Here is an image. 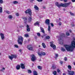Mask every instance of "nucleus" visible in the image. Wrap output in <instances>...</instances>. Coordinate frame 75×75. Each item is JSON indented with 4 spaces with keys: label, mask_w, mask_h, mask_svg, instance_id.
Returning a JSON list of instances; mask_svg holds the SVG:
<instances>
[{
    "label": "nucleus",
    "mask_w": 75,
    "mask_h": 75,
    "mask_svg": "<svg viewBox=\"0 0 75 75\" xmlns=\"http://www.w3.org/2000/svg\"><path fill=\"white\" fill-rule=\"evenodd\" d=\"M63 75H66V74H65V73H64V74H63Z\"/></svg>",
    "instance_id": "57"
},
{
    "label": "nucleus",
    "mask_w": 75,
    "mask_h": 75,
    "mask_svg": "<svg viewBox=\"0 0 75 75\" xmlns=\"http://www.w3.org/2000/svg\"><path fill=\"white\" fill-rule=\"evenodd\" d=\"M16 69L17 70H19L20 69V66L18 64L17 65L16 67Z\"/></svg>",
    "instance_id": "15"
},
{
    "label": "nucleus",
    "mask_w": 75,
    "mask_h": 75,
    "mask_svg": "<svg viewBox=\"0 0 75 75\" xmlns=\"http://www.w3.org/2000/svg\"><path fill=\"white\" fill-rule=\"evenodd\" d=\"M48 25V31H51V27H50V25Z\"/></svg>",
    "instance_id": "23"
},
{
    "label": "nucleus",
    "mask_w": 75,
    "mask_h": 75,
    "mask_svg": "<svg viewBox=\"0 0 75 75\" xmlns=\"http://www.w3.org/2000/svg\"><path fill=\"white\" fill-rule=\"evenodd\" d=\"M24 37H28V35L27 34L25 35Z\"/></svg>",
    "instance_id": "38"
},
{
    "label": "nucleus",
    "mask_w": 75,
    "mask_h": 75,
    "mask_svg": "<svg viewBox=\"0 0 75 75\" xmlns=\"http://www.w3.org/2000/svg\"><path fill=\"white\" fill-rule=\"evenodd\" d=\"M33 74L34 75H38L37 74V72L36 71H34L33 72Z\"/></svg>",
    "instance_id": "21"
},
{
    "label": "nucleus",
    "mask_w": 75,
    "mask_h": 75,
    "mask_svg": "<svg viewBox=\"0 0 75 75\" xmlns=\"http://www.w3.org/2000/svg\"><path fill=\"white\" fill-rule=\"evenodd\" d=\"M38 69H42V67H41L40 66H38Z\"/></svg>",
    "instance_id": "26"
},
{
    "label": "nucleus",
    "mask_w": 75,
    "mask_h": 75,
    "mask_svg": "<svg viewBox=\"0 0 75 75\" xmlns=\"http://www.w3.org/2000/svg\"><path fill=\"white\" fill-rule=\"evenodd\" d=\"M21 66L22 69H24L25 68V67L24 65L23 64H21Z\"/></svg>",
    "instance_id": "19"
},
{
    "label": "nucleus",
    "mask_w": 75,
    "mask_h": 75,
    "mask_svg": "<svg viewBox=\"0 0 75 75\" xmlns=\"http://www.w3.org/2000/svg\"><path fill=\"white\" fill-rule=\"evenodd\" d=\"M0 36L1 39V40H3L4 39V34L1 33L0 34Z\"/></svg>",
    "instance_id": "13"
},
{
    "label": "nucleus",
    "mask_w": 75,
    "mask_h": 75,
    "mask_svg": "<svg viewBox=\"0 0 75 75\" xmlns=\"http://www.w3.org/2000/svg\"><path fill=\"white\" fill-rule=\"evenodd\" d=\"M39 47H40V45L39 46Z\"/></svg>",
    "instance_id": "64"
},
{
    "label": "nucleus",
    "mask_w": 75,
    "mask_h": 75,
    "mask_svg": "<svg viewBox=\"0 0 75 75\" xmlns=\"http://www.w3.org/2000/svg\"><path fill=\"white\" fill-rule=\"evenodd\" d=\"M6 13H7V14H10V12L9 11H6Z\"/></svg>",
    "instance_id": "33"
},
{
    "label": "nucleus",
    "mask_w": 75,
    "mask_h": 75,
    "mask_svg": "<svg viewBox=\"0 0 75 75\" xmlns=\"http://www.w3.org/2000/svg\"><path fill=\"white\" fill-rule=\"evenodd\" d=\"M40 29L41 31V32H42V33H43V34H44V33H45V32L44 31V29L43 28H42V27H40Z\"/></svg>",
    "instance_id": "16"
},
{
    "label": "nucleus",
    "mask_w": 75,
    "mask_h": 75,
    "mask_svg": "<svg viewBox=\"0 0 75 75\" xmlns=\"http://www.w3.org/2000/svg\"><path fill=\"white\" fill-rule=\"evenodd\" d=\"M65 37V34H64V33H62L61 36H60L58 37V40L59 41H60V40H61V37Z\"/></svg>",
    "instance_id": "11"
},
{
    "label": "nucleus",
    "mask_w": 75,
    "mask_h": 75,
    "mask_svg": "<svg viewBox=\"0 0 75 75\" xmlns=\"http://www.w3.org/2000/svg\"><path fill=\"white\" fill-rule=\"evenodd\" d=\"M50 20L48 19H47L45 20V23L46 24H48V25H50Z\"/></svg>",
    "instance_id": "12"
},
{
    "label": "nucleus",
    "mask_w": 75,
    "mask_h": 75,
    "mask_svg": "<svg viewBox=\"0 0 75 75\" xmlns=\"http://www.w3.org/2000/svg\"><path fill=\"white\" fill-rule=\"evenodd\" d=\"M53 74L54 75H56L57 74V71H54L53 72Z\"/></svg>",
    "instance_id": "28"
},
{
    "label": "nucleus",
    "mask_w": 75,
    "mask_h": 75,
    "mask_svg": "<svg viewBox=\"0 0 75 75\" xmlns=\"http://www.w3.org/2000/svg\"><path fill=\"white\" fill-rule=\"evenodd\" d=\"M19 51H20V52H21V49L19 50Z\"/></svg>",
    "instance_id": "56"
},
{
    "label": "nucleus",
    "mask_w": 75,
    "mask_h": 75,
    "mask_svg": "<svg viewBox=\"0 0 75 75\" xmlns=\"http://www.w3.org/2000/svg\"><path fill=\"white\" fill-rule=\"evenodd\" d=\"M64 60L65 61H67V57H64Z\"/></svg>",
    "instance_id": "43"
},
{
    "label": "nucleus",
    "mask_w": 75,
    "mask_h": 75,
    "mask_svg": "<svg viewBox=\"0 0 75 75\" xmlns=\"http://www.w3.org/2000/svg\"><path fill=\"white\" fill-rule=\"evenodd\" d=\"M43 8H44V9H45V6H43Z\"/></svg>",
    "instance_id": "52"
},
{
    "label": "nucleus",
    "mask_w": 75,
    "mask_h": 75,
    "mask_svg": "<svg viewBox=\"0 0 75 75\" xmlns=\"http://www.w3.org/2000/svg\"><path fill=\"white\" fill-rule=\"evenodd\" d=\"M2 11L3 9L2 8V7H0V13H2Z\"/></svg>",
    "instance_id": "27"
},
{
    "label": "nucleus",
    "mask_w": 75,
    "mask_h": 75,
    "mask_svg": "<svg viewBox=\"0 0 75 75\" xmlns=\"http://www.w3.org/2000/svg\"><path fill=\"white\" fill-rule=\"evenodd\" d=\"M64 46L66 50L67 51L72 52L75 48V42L74 41L71 42V44L70 46L67 45H65Z\"/></svg>",
    "instance_id": "1"
},
{
    "label": "nucleus",
    "mask_w": 75,
    "mask_h": 75,
    "mask_svg": "<svg viewBox=\"0 0 75 75\" xmlns=\"http://www.w3.org/2000/svg\"><path fill=\"white\" fill-rule=\"evenodd\" d=\"M27 48L29 50H33V46H32V45H29L27 46Z\"/></svg>",
    "instance_id": "8"
},
{
    "label": "nucleus",
    "mask_w": 75,
    "mask_h": 75,
    "mask_svg": "<svg viewBox=\"0 0 75 75\" xmlns=\"http://www.w3.org/2000/svg\"><path fill=\"white\" fill-rule=\"evenodd\" d=\"M34 8L36 10H38L39 9V8H38V6H37L36 5H34Z\"/></svg>",
    "instance_id": "17"
},
{
    "label": "nucleus",
    "mask_w": 75,
    "mask_h": 75,
    "mask_svg": "<svg viewBox=\"0 0 75 75\" xmlns=\"http://www.w3.org/2000/svg\"><path fill=\"white\" fill-rule=\"evenodd\" d=\"M69 13H70V15H71V16H74V13H72V12H71V11H70Z\"/></svg>",
    "instance_id": "36"
},
{
    "label": "nucleus",
    "mask_w": 75,
    "mask_h": 75,
    "mask_svg": "<svg viewBox=\"0 0 75 75\" xmlns=\"http://www.w3.org/2000/svg\"><path fill=\"white\" fill-rule=\"evenodd\" d=\"M8 57L11 60H12L13 58H17V55L15 54H11V56H9Z\"/></svg>",
    "instance_id": "4"
},
{
    "label": "nucleus",
    "mask_w": 75,
    "mask_h": 75,
    "mask_svg": "<svg viewBox=\"0 0 75 75\" xmlns=\"http://www.w3.org/2000/svg\"><path fill=\"white\" fill-rule=\"evenodd\" d=\"M1 71H3V70L2 69L1 70Z\"/></svg>",
    "instance_id": "59"
},
{
    "label": "nucleus",
    "mask_w": 75,
    "mask_h": 75,
    "mask_svg": "<svg viewBox=\"0 0 75 75\" xmlns=\"http://www.w3.org/2000/svg\"><path fill=\"white\" fill-rule=\"evenodd\" d=\"M72 2H75V0H71Z\"/></svg>",
    "instance_id": "51"
},
{
    "label": "nucleus",
    "mask_w": 75,
    "mask_h": 75,
    "mask_svg": "<svg viewBox=\"0 0 75 75\" xmlns=\"http://www.w3.org/2000/svg\"><path fill=\"white\" fill-rule=\"evenodd\" d=\"M22 18L23 19V20H24V21H25V22H27V19L26 17H23Z\"/></svg>",
    "instance_id": "18"
},
{
    "label": "nucleus",
    "mask_w": 75,
    "mask_h": 75,
    "mask_svg": "<svg viewBox=\"0 0 75 75\" xmlns=\"http://www.w3.org/2000/svg\"><path fill=\"white\" fill-rule=\"evenodd\" d=\"M50 24L52 27H54V24H53V23H51Z\"/></svg>",
    "instance_id": "42"
},
{
    "label": "nucleus",
    "mask_w": 75,
    "mask_h": 75,
    "mask_svg": "<svg viewBox=\"0 0 75 75\" xmlns=\"http://www.w3.org/2000/svg\"><path fill=\"white\" fill-rule=\"evenodd\" d=\"M13 3L14 4H18V1H15L13 2Z\"/></svg>",
    "instance_id": "31"
},
{
    "label": "nucleus",
    "mask_w": 75,
    "mask_h": 75,
    "mask_svg": "<svg viewBox=\"0 0 75 75\" xmlns=\"http://www.w3.org/2000/svg\"><path fill=\"white\" fill-rule=\"evenodd\" d=\"M43 1V0H37V1L39 2H42Z\"/></svg>",
    "instance_id": "40"
},
{
    "label": "nucleus",
    "mask_w": 75,
    "mask_h": 75,
    "mask_svg": "<svg viewBox=\"0 0 75 75\" xmlns=\"http://www.w3.org/2000/svg\"><path fill=\"white\" fill-rule=\"evenodd\" d=\"M73 40H74V41H75V38H73Z\"/></svg>",
    "instance_id": "58"
},
{
    "label": "nucleus",
    "mask_w": 75,
    "mask_h": 75,
    "mask_svg": "<svg viewBox=\"0 0 75 75\" xmlns=\"http://www.w3.org/2000/svg\"><path fill=\"white\" fill-rule=\"evenodd\" d=\"M17 41L18 44L22 45L23 42V38L21 36H18Z\"/></svg>",
    "instance_id": "3"
},
{
    "label": "nucleus",
    "mask_w": 75,
    "mask_h": 75,
    "mask_svg": "<svg viewBox=\"0 0 75 75\" xmlns=\"http://www.w3.org/2000/svg\"><path fill=\"white\" fill-rule=\"evenodd\" d=\"M1 53H0V55H1Z\"/></svg>",
    "instance_id": "63"
},
{
    "label": "nucleus",
    "mask_w": 75,
    "mask_h": 75,
    "mask_svg": "<svg viewBox=\"0 0 75 75\" xmlns=\"http://www.w3.org/2000/svg\"><path fill=\"white\" fill-rule=\"evenodd\" d=\"M37 35H38V37H40V36L41 35V34H40V33H37Z\"/></svg>",
    "instance_id": "32"
},
{
    "label": "nucleus",
    "mask_w": 75,
    "mask_h": 75,
    "mask_svg": "<svg viewBox=\"0 0 75 75\" xmlns=\"http://www.w3.org/2000/svg\"><path fill=\"white\" fill-rule=\"evenodd\" d=\"M42 46H44V45H45V43H42Z\"/></svg>",
    "instance_id": "46"
},
{
    "label": "nucleus",
    "mask_w": 75,
    "mask_h": 75,
    "mask_svg": "<svg viewBox=\"0 0 75 75\" xmlns=\"http://www.w3.org/2000/svg\"><path fill=\"white\" fill-rule=\"evenodd\" d=\"M44 48H46V45H44V46H42Z\"/></svg>",
    "instance_id": "45"
},
{
    "label": "nucleus",
    "mask_w": 75,
    "mask_h": 75,
    "mask_svg": "<svg viewBox=\"0 0 75 75\" xmlns=\"http://www.w3.org/2000/svg\"><path fill=\"white\" fill-rule=\"evenodd\" d=\"M35 25H39V23H38V21H37L36 22V23H35Z\"/></svg>",
    "instance_id": "29"
},
{
    "label": "nucleus",
    "mask_w": 75,
    "mask_h": 75,
    "mask_svg": "<svg viewBox=\"0 0 75 75\" xmlns=\"http://www.w3.org/2000/svg\"><path fill=\"white\" fill-rule=\"evenodd\" d=\"M32 20V18H31V17H29V18L28 19V22H31Z\"/></svg>",
    "instance_id": "20"
},
{
    "label": "nucleus",
    "mask_w": 75,
    "mask_h": 75,
    "mask_svg": "<svg viewBox=\"0 0 75 75\" xmlns=\"http://www.w3.org/2000/svg\"><path fill=\"white\" fill-rule=\"evenodd\" d=\"M25 13L27 14H29L30 15H31L32 14V12H31V10L30 9H28L27 11H26Z\"/></svg>",
    "instance_id": "9"
},
{
    "label": "nucleus",
    "mask_w": 75,
    "mask_h": 75,
    "mask_svg": "<svg viewBox=\"0 0 75 75\" xmlns=\"http://www.w3.org/2000/svg\"><path fill=\"white\" fill-rule=\"evenodd\" d=\"M38 55H39L40 56V57L41 56H42V55H45L46 54L45 52H44L43 51H42L41 52H38Z\"/></svg>",
    "instance_id": "6"
},
{
    "label": "nucleus",
    "mask_w": 75,
    "mask_h": 75,
    "mask_svg": "<svg viewBox=\"0 0 75 75\" xmlns=\"http://www.w3.org/2000/svg\"><path fill=\"white\" fill-rule=\"evenodd\" d=\"M62 63H63V62L62 61H60V64H62Z\"/></svg>",
    "instance_id": "48"
},
{
    "label": "nucleus",
    "mask_w": 75,
    "mask_h": 75,
    "mask_svg": "<svg viewBox=\"0 0 75 75\" xmlns=\"http://www.w3.org/2000/svg\"><path fill=\"white\" fill-rule=\"evenodd\" d=\"M61 50L62 51H63V52H64V51H65V49L63 47H62L61 48Z\"/></svg>",
    "instance_id": "24"
},
{
    "label": "nucleus",
    "mask_w": 75,
    "mask_h": 75,
    "mask_svg": "<svg viewBox=\"0 0 75 75\" xmlns=\"http://www.w3.org/2000/svg\"><path fill=\"white\" fill-rule=\"evenodd\" d=\"M27 31H28V32L30 31V26H29V25H27Z\"/></svg>",
    "instance_id": "14"
},
{
    "label": "nucleus",
    "mask_w": 75,
    "mask_h": 75,
    "mask_svg": "<svg viewBox=\"0 0 75 75\" xmlns=\"http://www.w3.org/2000/svg\"><path fill=\"white\" fill-rule=\"evenodd\" d=\"M66 35L67 36H69V33H68V32H67L66 33Z\"/></svg>",
    "instance_id": "37"
},
{
    "label": "nucleus",
    "mask_w": 75,
    "mask_h": 75,
    "mask_svg": "<svg viewBox=\"0 0 75 75\" xmlns=\"http://www.w3.org/2000/svg\"><path fill=\"white\" fill-rule=\"evenodd\" d=\"M55 55L57 57H58V55L57 54H55Z\"/></svg>",
    "instance_id": "50"
},
{
    "label": "nucleus",
    "mask_w": 75,
    "mask_h": 75,
    "mask_svg": "<svg viewBox=\"0 0 75 75\" xmlns=\"http://www.w3.org/2000/svg\"><path fill=\"white\" fill-rule=\"evenodd\" d=\"M52 67L53 69H55V68H56V67L54 65H52Z\"/></svg>",
    "instance_id": "30"
},
{
    "label": "nucleus",
    "mask_w": 75,
    "mask_h": 75,
    "mask_svg": "<svg viewBox=\"0 0 75 75\" xmlns=\"http://www.w3.org/2000/svg\"><path fill=\"white\" fill-rule=\"evenodd\" d=\"M50 37L49 36H47L46 37V39H50Z\"/></svg>",
    "instance_id": "34"
},
{
    "label": "nucleus",
    "mask_w": 75,
    "mask_h": 75,
    "mask_svg": "<svg viewBox=\"0 0 75 75\" xmlns=\"http://www.w3.org/2000/svg\"><path fill=\"white\" fill-rule=\"evenodd\" d=\"M67 72L69 75H75V72L73 71H69V70H68Z\"/></svg>",
    "instance_id": "5"
},
{
    "label": "nucleus",
    "mask_w": 75,
    "mask_h": 75,
    "mask_svg": "<svg viewBox=\"0 0 75 75\" xmlns=\"http://www.w3.org/2000/svg\"><path fill=\"white\" fill-rule=\"evenodd\" d=\"M8 17L9 18H10V19L12 18V16H11V15H9L8 16Z\"/></svg>",
    "instance_id": "39"
},
{
    "label": "nucleus",
    "mask_w": 75,
    "mask_h": 75,
    "mask_svg": "<svg viewBox=\"0 0 75 75\" xmlns=\"http://www.w3.org/2000/svg\"><path fill=\"white\" fill-rule=\"evenodd\" d=\"M28 74H31L32 72L30 70H28Z\"/></svg>",
    "instance_id": "25"
},
{
    "label": "nucleus",
    "mask_w": 75,
    "mask_h": 75,
    "mask_svg": "<svg viewBox=\"0 0 75 75\" xmlns=\"http://www.w3.org/2000/svg\"><path fill=\"white\" fill-rule=\"evenodd\" d=\"M53 41L50 42V43L51 44L50 47L53 48L54 50H55L56 49V46L55 45L53 44Z\"/></svg>",
    "instance_id": "7"
},
{
    "label": "nucleus",
    "mask_w": 75,
    "mask_h": 75,
    "mask_svg": "<svg viewBox=\"0 0 75 75\" xmlns=\"http://www.w3.org/2000/svg\"><path fill=\"white\" fill-rule=\"evenodd\" d=\"M63 10L64 11H65V9H64Z\"/></svg>",
    "instance_id": "61"
},
{
    "label": "nucleus",
    "mask_w": 75,
    "mask_h": 75,
    "mask_svg": "<svg viewBox=\"0 0 75 75\" xmlns=\"http://www.w3.org/2000/svg\"><path fill=\"white\" fill-rule=\"evenodd\" d=\"M14 47H16V48H18V46L17 45H15Z\"/></svg>",
    "instance_id": "35"
},
{
    "label": "nucleus",
    "mask_w": 75,
    "mask_h": 75,
    "mask_svg": "<svg viewBox=\"0 0 75 75\" xmlns=\"http://www.w3.org/2000/svg\"><path fill=\"white\" fill-rule=\"evenodd\" d=\"M59 20H61V18H59Z\"/></svg>",
    "instance_id": "62"
},
{
    "label": "nucleus",
    "mask_w": 75,
    "mask_h": 75,
    "mask_svg": "<svg viewBox=\"0 0 75 75\" xmlns=\"http://www.w3.org/2000/svg\"><path fill=\"white\" fill-rule=\"evenodd\" d=\"M59 25H61V23H59Z\"/></svg>",
    "instance_id": "54"
},
{
    "label": "nucleus",
    "mask_w": 75,
    "mask_h": 75,
    "mask_svg": "<svg viewBox=\"0 0 75 75\" xmlns=\"http://www.w3.org/2000/svg\"><path fill=\"white\" fill-rule=\"evenodd\" d=\"M64 2H67V0H64Z\"/></svg>",
    "instance_id": "53"
},
{
    "label": "nucleus",
    "mask_w": 75,
    "mask_h": 75,
    "mask_svg": "<svg viewBox=\"0 0 75 75\" xmlns=\"http://www.w3.org/2000/svg\"><path fill=\"white\" fill-rule=\"evenodd\" d=\"M2 69L3 70H4V69H5V68H4V67H3L2 68Z\"/></svg>",
    "instance_id": "55"
},
{
    "label": "nucleus",
    "mask_w": 75,
    "mask_h": 75,
    "mask_svg": "<svg viewBox=\"0 0 75 75\" xmlns=\"http://www.w3.org/2000/svg\"><path fill=\"white\" fill-rule=\"evenodd\" d=\"M31 60L32 61H34L36 60V57L34 54H33L32 56Z\"/></svg>",
    "instance_id": "10"
},
{
    "label": "nucleus",
    "mask_w": 75,
    "mask_h": 75,
    "mask_svg": "<svg viewBox=\"0 0 75 75\" xmlns=\"http://www.w3.org/2000/svg\"><path fill=\"white\" fill-rule=\"evenodd\" d=\"M34 0H30V2L31 3H33V1H34Z\"/></svg>",
    "instance_id": "49"
},
{
    "label": "nucleus",
    "mask_w": 75,
    "mask_h": 75,
    "mask_svg": "<svg viewBox=\"0 0 75 75\" xmlns=\"http://www.w3.org/2000/svg\"><path fill=\"white\" fill-rule=\"evenodd\" d=\"M68 69L70 70V71L71 70V68H72V67H71V66L70 65H69L68 66Z\"/></svg>",
    "instance_id": "22"
},
{
    "label": "nucleus",
    "mask_w": 75,
    "mask_h": 75,
    "mask_svg": "<svg viewBox=\"0 0 75 75\" xmlns=\"http://www.w3.org/2000/svg\"><path fill=\"white\" fill-rule=\"evenodd\" d=\"M3 1L2 0H0V3L3 4Z\"/></svg>",
    "instance_id": "41"
},
{
    "label": "nucleus",
    "mask_w": 75,
    "mask_h": 75,
    "mask_svg": "<svg viewBox=\"0 0 75 75\" xmlns=\"http://www.w3.org/2000/svg\"><path fill=\"white\" fill-rule=\"evenodd\" d=\"M57 72L59 73V72H60V70L59 69H57Z\"/></svg>",
    "instance_id": "47"
},
{
    "label": "nucleus",
    "mask_w": 75,
    "mask_h": 75,
    "mask_svg": "<svg viewBox=\"0 0 75 75\" xmlns=\"http://www.w3.org/2000/svg\"><path fill=\"white\" fill-rule=\"evenodd\" d=\"M70 4V3H67L65 4H59V3L58 2H56L55 3L56 5L59 8L60 7H67V6H69Z\"/></svg>",
    "instance_id": "2"
},
{
    "label": "nucleus",
    "mask_w": 75,
    "mask_h": 75,
    "mask_svg": "<svg viewBox=\"0 0 75 75\" xmlns=\"http://www.w3.org/2000/svg\"><path fill=\"white\" fill-rule=\"evenodd\" d=\"M16 16H19V14L18 13H17L16 14Z\"/></svg>",
    "instance_id": "44"
},
{
    "label": "nucleus",
    "mask_w": 75,
    "mask_h": 75,
    "mask_svg": "<svg viewBox=\"0 0 75 75\" xmlns=\"http://www.w3.org/2000/svg\"><path fill=\"white\" fill-rule=\"evenodd\" d=\"M69 32H70V33H71V32H72V31H71V30H70Z\"/></svg>",
    "instance_id": "60"
}]
</instances>
